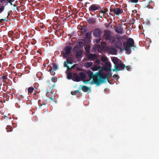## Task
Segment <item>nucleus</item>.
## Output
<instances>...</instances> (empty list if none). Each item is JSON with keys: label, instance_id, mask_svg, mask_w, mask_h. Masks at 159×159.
<instances>
[{"label": "nucleus", "instance_id": "f257e3e1", "mask_svg": "<svg viewBox=\"0 0 159 159\" xmlns=\"http://www.w3.org/2000/svg\"><path fill=\"white\" fill-rule=\"evenodd\" d=\"M108 72V73L107 75L105 74L102 75V70L101 69L98 72H96L95 74H94L92 71L89 70L87 71V74L89 76V80L86 81L85 83L88 82L92 78V84H95L97 86H99L101 84L104 82L105 81L108 80L107 76H108L109 78L111 76L112 74L111 71Z\"/></svg>", "mask_w": 159, "mask_h": 159}, {"label": "nucleus", "instance_id": "f03ea898", "mask_svg": "<svg viewBox=\"0 0 159 159\" xmlns=\"http://www.w3.org/2000/svg\"><path fill=\"white\" fill-rule=\"evenodd\" d=\"M103 38L107 41H108L111 44L113 43L116 40L115 36L111 35V32L109 30L105 31Z\"/></svg>", "mask_w": 159, "mask_h": 159}, {"label": "nucleus", "instance_id": "7ed1b4c3", "mask_svg": "<svg viewBox=\"0 0 159 159\" xmlns=\"http://www.w3.org/2000/svg\"><path fill=\"white\" fill-rule=\"evenodd\" d=\"M134 41L131 38L127 39L126 42L123 43L124 49L128 52L129 51V49L132 47H134Z\"/></svg>", "mask_w": 159, "mask_h": 159}, {"label": "nucleus", "instance_id": "20e7f679", "mask_svg": "<svg viewBox=\"0 0 159 159\" xmlns=\"http://www.w3.org/2000/svg\"><path fill=\"white\" fill-rule=\"evenodd\" d=\"M124 11H125V10L122 9V8L116 7L113 5L111 6L110 9V11L113 12L116 16L121 15L123 12Z\"/></svg>", "mask_w": 159, "mask_h": 159}, {"label": "nucleus", "instance_id": "39448f33", "mask_svg": "<svg viewBox=\"0 0 159 159\" xmlns=\"http://www.w3.org/2000/svg\"><path fill=\"white\" fill-rule=\"evenodd\" d=\"M101 7L100 5L99 4H93L91 5L89 7V11H90V14L92 16L93 15L92 13V12H95V11H98L99 10L101 9Z\"/></svg>", "mask_w": 159, "mask_h": 159}, {"label": "nucleus", "instance_id": "423d86ee", "mask_svg": "<svg viewBox=\"0 0 159 159\" xmlns=\"http://www.w3.org/2000/svg\"><path fill=\"white\" fill-rule=\"evenodd\" d=\"M72 48L70 46H67L64 49L63 52V57L66 58L70 53Z\"/></svg>", "mask_w": 159, "mask_h": 159}, {"label": "nucleus", "instance_id": "0eeeda50", "mask_svg": "<svg viewBox=\"0 0 159 159\" xmlns=\"http://www.w3.org/2000/svg\"><path fill=\"white\" fill-rule=\"evenodd\" d=\"M73 62V61L71 57L67 58H66V61L65 62V64H64V67H66L67 70H69L71 68H73L74 67L75 65L73 66L71 68H70L67 64H72Z\"/></svg>", "mask_w": 159, "mask_h": 159}, {"label": "nucleus", "instance_id": "6e6552de", "mask_svg": "<svg viewBox=\"0 0 159 159\" xmlns=\"http://www.w3.org/2000/svg\"><path fill=\"white\" fill-rule=\"evenodd\" d=\"M111 65L110 62H107L105 63L104 66H103V69L104 71L107 72L111 71Z\"/></svg>", "mask_w": 159, "mask_h": 159}, {"label": "nucleus", "instance_id": "1a4fd4ad", "mask_svg": "<svg viewBox=\"0 0 159 159\" xmlns=\"http://www.w3.org/2000/svg\"><path fill=\"white\" fill-rule=\"evenodd\" d=\"M111 60L113 62L114 64V69H113V70H115L117 69V67L116 65L119 62V59L116 57H113L111 58Z\"/></svg>", "mask_w": 159, "mask_h": 159}, {"label": "nucleus", "instance_id": "9d476101", "mask_svg": "<svg viewBox=\"0 0 159 159\" xmlns=\"http://www.w3.org/2000/svg\"><path fill=\"white\" fill-rule=\"evenodd\" d=\"M102 31L98 28L95 29L93 32V35L95 37L97 38H99L101 37Z\"/></svg>", "mask_w": 159, "mask_h": 159}, {"label": "nucleus", "instance_id": "9b49d317", "mask_svg": "<svg viewBox=\"0 0 159 159\" xmlns=\"http://www.w3.org/2000/svg\"><path fill=\"white\" fill-rule=\"evenodd\" d=\"M116 66L117 67V69L115 70H113V71H116L121 70H123L124 69L125 67V65L121 62H119L118 64L116 65Z\"/></svg>", "mask_w": 159, "mask_h": 159}, {"label": "nucleus", "instance_id": "f8f14e48", "mask_svg": "<svg viewBox=\"0 0 159 159\" xmlns=\"http://www.w3.org/2000/svg\"><path fill=\"white\" fill-rule=\"evenodd\" d=\"M72 80L74 81L78 82L80 81V78L76 73H75L73 74Z\"/></svg>", "mask_w": 159, "mask_h": 159}, {"label": "nucleus", "instance_id": "ddd939ff", "mask_svg": "<svg viewBox=\"0 0 159 159\" xmlns=\"http://www.w3.org/2000/svg\"><path fill=\"white\" fill-rule=\"evenodd\" d=\"M97 18L89 17L87 20V22L90 24H95L96 23Z\"/></svg>", "mask_w": 159, "mask_h": 159}, {"label": "nucleus", "instance_id": "4468645a", "mask_svg": "<svg viewBox=\"0 0 159 159\" xmlns=\"http://www.w3.org/2000/svg\"><path fill=\"white\" fill-rule=\"evenodd\" d=\"M88 59L93 61L96 59L97 58V56L95 54H90L88 56Z\"/></svg>", "mask_w": 159, "mask_h": 159}, {"label": "nucleus", "instance_id": "2eb2a0df", "mask_svg": "<svg viewBox=\"0 0 159 159\" xmlns=\"http://www.w3.org/2000/svg\"><path fill=\"white\" fill-rule=\"evenodd\" d=\"M108 51L110 54H116L117 52L115 48L112 47L108 48Z\"/></svg>", "mask_w": 159, "mask_h": 159}, {"label": "nucleus", "instance_id": "dca6fc26", "mask_svg": "<svg viewBox=\"0 0 159 159\" xmlns=\"http://www.w3.org/2000/svg\"><path fill=\"white\" fill-rule=\"evenodd\" d=\"M115 46L116 48H120L122 46V44L120 40H118L115 42Z\"/></svg>", "mask_w": 159, "mask_h": 159}, {"label": "nucleus", "instance_id": "f3484780", "mask_svg": "<svg viewBox=\"0 0 159 159\" xmlns=\"http://www.w3.org/2000/svg\"><path fill=\"white\" fill-rule=\"evenodd\" d=\"M116 31L120 34H122L123 32V28L120 26H117L116 27L115 29Z\"/></svg>", "mask_w": 159, "mask_h": 159}, {"label": "nucleus", "instance_id": "a211bd4d", "mask_svg": "<svg viewBox=\"0 0 159 159\" xmlns=\"http://www.w3.org/2000/svg\"><path fill=\"white\" fill-rule=\"evenodd\" d=\"M79 77L80 78V80H82L85 79L86 77V75L85 73L83 72H81L79 74Z\"/></svg>", "mask_w": 159, "mask_h": 159}, {"label": "nucleus", "instance_id": "6ab92c4d", "mask_svg": "<svg viewBox=\"0 0 159 159\" xmlns=\"http://www.w3.org/2000/svg\"><path fill=\"white\" fill-rule=\"evenodd\" d=\"M93 62H87L85 63L84 66L87 68H89L92 66L93 65Z\"/></svg>", "mask_w": 159, "mask_h": 159}, {"label": "nucleus", "instance_id": "aec40b11", "mask_svg": "<svg viewBox=\"0 0 159 159\" xmlns=\"http://www.w3.org/2000/svg\"><path fill=\"white\" fill-rule=\"evenodd\" d=\"M101 68V67L100 66L95 65L94 67H92L91 69L93 71H95L100 70Z\"/></svg>", "mask_w": 159, "mask_h": 159}, {"label": "nucleus", "instance_id": "412c9836", "mask_svg": "<svg viewBox=\"0 0 159 159\" xmlns=\"http://www.w3.org/2000/svg\"><path fill=\"white\" fill-rule=\"evenodd\" d=\"M83 53V52L81 50L77 51L75 53V56L78 57L80 56Z\"/></svg>", "mask_w": 159, "mask_h": 159}, {"label": "nucleus", "instance_id": "4be33fe9", "mask_svg": "<svg viewBox=\"0 0 159 159\" xmlns=\"http://www.w3.org/2000/svg\"><path fill=\"white\" fill-rule=\"evenodd\" d=\"M82 89L84 92H86L88 91L89 88L85 86L82 85L81 86Z\"/></svg>", "mask_w": 159, "mask_h": 159}, {"label": "nucleus", "instance_id": "5701e85b", "mask_svg": "<svg viewBox=\"0 0 159 159\" xmlns=\"http://www.w3.org/2000/svg\"><path fill=\"white\" fill-rule=\"evenodd\" d=\"M52 66L53 69V71H56L58 69V65L55 63L52 64Z\"/></svg>", "mask_w": 159, "mask_h": 159}, {"label": "nucleus", "instance_id": "b1692460", "mask_svg": "<svg viewBox=\"0 0 159 159\" xmlns=\"http://www.w3.org/2000/svg\"><path fill=\"white\" fill-rule=\"evenodd\" d=\"M55 93V91H53L52 92H51L50 93H49V92L48 90H47L46 93V96L47 97H49V96H51L52 95L53 93Z\"/></svg>", "mask_w": 159, "mask_h": 159}, {"label": "nucleus", "instance_id": "393cba45", "mask_svg": "<svg viewBox=\"0 0 159 159\" xmlns=\"http://www.w3.org/2000/svg\"><path fill=\"white\" fill-rule=\"evenodd\" d=\"M7 132H11L12 131V127L11 126H7L6 128Z\"/></svg>", "mask_w": 159, "mask_h": 159}, {"label": "nucleus", "instance_id": "a878e982", "mask_svg": "<svg viewBox=\"0 0 159 159\" xmlns=\"http://www.w3.org/2000/svg\"><path fill=\"white\" fill-rule=\"evenodd\" d=\"M34 89V88L32 86L30 87L28 89V93H31L33 92Z\"/></svg>", "mask_w": 159, "mask_h": 159}, {"label": "nucleus", "instance_id": "bb28decb", "mask_svg": "<svg viewBox=\"0 0 159 159\" xmlns=\"http://www.w3.org/2000/svg\"><path fill=\"white\" fill-rule=\"evenodd\" d=\"M67 77L68 79L70 80L72 78V74L71 72H69L67 75Z\"/></svg>", "mask_w": 159, "mask_h": 159}, {"label": "nucleus", "instance_id": "cd10ccee", "mask_svg": "<svg viewBox=\"0 0 159 159\" xmlns=\"http://www.w3.org/2000/svg\"><path fill=\"white\" fill-rule=\"evenodd\" d=\"M107 58L106 57L102 56L101 58V60L102 61L105 62L107 60Z\"/></svg>", "mask_w": 159, "mask_h": 159}, {"label": "nucleus", "instance_id": "c85d7f7f", "mask_svg": "<svg viewBox=\"0 0 159 159\" xmlns=\"http://www.w3.org/2000/svg\"><path fill=\"white\" fill-rule=\"evenodd\" d=\"M91 33L89 32L86 33V37L87 38H89L91 36Z\"/></svg>", "mask_w": 159, "mask_h": 159}, {"label": "nucleus", "instance_id": "c756f323", "mask_svg": "<svg viewBox=\"0 0 159 159\" xmlns=\"http://www.w3.org/2000/svg\"><path fill=\"white\" fill-rule=\"evenodd\" d=\"M97 17H99L100 18H102V19H100V20H102V17H104V15L103 14H101V13H99L97 15Z\"/></svg>", "mask_w": 159, "mask_h": 159}, {"label": "nucleus", "instance_id": "7c9ffc66", "mask_svg": "<svg viewBox=\"0 0 159 159\" xmlns=\"http://www.w3.org/2000/svg\"><path fill=\"white\" fill-rule=\"evenodd\" d=\"M52 66H48L47 68L48 71H50L51 72H53V71H52Z\"/></svg>", "mask_w": 159, "mask_h": 159}, {"label": "nucleus", "instance_id": "2f4dec72", "mask_svg": "<svg viewBox=\"0 0 159 159\" xmlns=\"http://www.w3.org/2000/svg\"><path fill=\"white\" fill-rule=\"evenodd\" d=\"M101 44L102 46L104 47H105L107 46V44L105 42L103 41H102L101 42Z\"/></svg>", "mask_w": 159, "mask_h": 159}, {"label": "nucleus", "instance_id": "473e14b6", "mask_svg": "<svg viewBox=\"0 0 159 159\" xmlns=\"http://www.w3.org/2000/svg\"><path fill=\"white\" fill-rule=\"evenodd\" d=\"M2 79L3 80H6L7 79V75L5 74H4L2 77Z\"/></svg>", "mask_w": 159, "mask_h": 159}, {"label": "nucleus", "instance_id": "72a5a7b5", "mask_svg": "<svg viewBox=\"0 0 159 159\" xmlns=\"http://www.w3.org/2000/svg\"><path fill=\"white\" fill-rule=\"evenodd\" d=\"M13 33L12 32L10 31L8 33V36L9 37H11L12 34H13Z\"/></svg>", "mask_w": 159, "mask_h": 159}, {"label": "nucleus", "instance_id": "f704fd0d", "mask_svg": "<svg viewBox=\"0 0 159 159\" xmlns=\"http://www.w3.org/2000/svg\"><path fill=\"white\" fill-rule=\"evenodd\" d=\"M98 12L100 13H101L102 14L104 15V14H105L106 13L103 10H102V9L101 8V9H100L98 11Z\"/></svg>", "mask_w": 159, "mask_h": 159}, {"label": "nucleus", "instance_id": "c9c22d12", "mask_svg": "<svg viewBox=\"0 0 159 159\" xmlns=\"http://www.w3.org/2000/svg\"><path fill=\"white\" fill-rule=\"evenodd\" d=\"M15 49L16 50V51H19L20 50V47H19V46H18V45H16L15 46Z\"/></svg>", "mask_w": 159, "mask_h": 159}, {"label": "nucleus", "instance_id": "e433bc0d", "mask_svg": "<svg viewBox=\"0 0 159 159\" xmlns=\"http://www.w3.org/2000/svg\"><path fill=\"white\" fill-rule=\"evenodd\" d=\"M129 1H130L132 2L136 3L138 2V0H129Z\"/></svg>", "mask_w": 159, "mask_h": 159}, {"label": "nucleus", "instance_id": "4c0bfd02", "mask_svg": "<svg viewBox=\"0 0 159 159\" xmlns=\"http://www.w3.org/2000/svg\"><path fill=\"white\" fill-rule=\"evenodd\" d=\"M85 50L87 52H89V47H88V46H86L85 48Z\"/></svg>", "mask_w": 159, "mask_h": 159}, {"label": "nucleus", "instance_id": "58836bf2", "mask_svg": "<svg viewBox=\"0 0 159 159\" xmlns=\"http://www.w3.org/2000/svg\"><path fill=\"white\" fill-rule=\"evenodd\" d=\"M95 62L98 64H99L100 63V61L99 59H97L95 61Z\"/></svg>", "mask_w": 159, "mask_h": 159}, {"label": "nucleus", "instance_id": "ea45409f", "mask_svg": "<svg viewBox=\"0 0 159 159\" xmlns=\"http://www.w3.org/2000/svg\"><path fill=\"white\" fill-rule=\"evenodd\" d=\"M56 80V79L55 77H53L52 78V81H50L51 82H55V80Z\"/></svg>", "mask_w": 159, "mask_h": 159}, {"label": "nucleus", "instance_id": "a19ab883", "mask_svg": "<svg viewBox=\"0 0 159 159\" xmlns=\"http://www.w3.org/2000/svg\"><path fill=\"white\" fill-rule=\"evenodd\" d=\"M39 106L40 107V105L41 106H42V105H45L46 104L44 103H42V104L40 103V100H39Z\"/></svg>", "mask_w": 159, "mask_h": 159}, {"label": "nucleus", "instance_id": "79ce46f5", "mask_svg": "<svg viewBox=\"0 0 159 159\" xmlns=\"http://www.w3.org/2000/svg\"><path fill=\"white\" fill-rule=\"evenodd\" d=\"M15 0H7V1L11 4V5H12V2L14 1Z\"/></svg>", "mask_w": 159, "mask_h": 159}, {"label": "nucleus", "instance_id": "37998d69", "mask_svg": "<svg viewBox=\"0 0 159 159\" xmlns=\"http://www.w3.org/2000/svg\"><path fill=\"white\" fill-rule=\"evenodd\" d=\"M4 8L3 7H2L0 8V13H1L4 10Z\"/></svg>", "mask_w": 159, "mask_h": 159}, {"label": "nucleus", "instance_id": "c03bdc74", "mask_svg": "<svg viewBox=\"0 0 159 159\" xmlns=\"http://www.w3.org/2000/svg\"><path fill=\"white\" fill-rule=\"evenodd\" d=\"M152 2V1H150L149 2H148V4L147 6H146L145 7V8H146V7H148V8H151V7H149V6H150V5H149V4H150V3H149V2Z\"/></svg>", "mask_w": 159, "mask_h": 159}, {"label": "nucleus", "instance_id": "a18cd8bd", "mask_svg": "<svg viewBox=\"0 0 159 159\" xmlns=\"http://www.w3.org/2000/svg\"><path fill=\"white\" fill-rule=\"evenodd\" d=\"M55 95H54L53 96V97L52 96L51 97H49V98L51 100H53L54 99H55Z\"/></svg>", "mask_w": 159, "mask_h": 159}, {"label": "nucleus", "instance_id": "49530a36", "mask_svg": "<svg viewBox=\"0 0 159 159\" xmlns=\"http://www.w3.org/2000/svg\"><path fill=\"white\" fill-rule=\"evenodd\" d=\"M101 40V39H96V42L97 43H99L100 42V41Z\"/></svg>", "mask_w": 159, "mask_h": 159}, {"label": "nucleus", "instance_id": "de8ad7c7", "mask_svg": "<svg viewBox=\"0 0 159 159\" xmlns=\"http://www.w3.org/2000/svg\"><path fill=\"white\" fill-rule=\"evenodd\" d=\"M71 93L72 95H75L76 94L75 91L74 92H71Z\"/></svg>", "mask_w": 159, "mask_h": 159}, {"label": "nucleus", "instance_id": "09e8293b", "mask_svg": "<svg viewBox=\"0 0 159 159\" xmlns=\"http://www.w3.org/2000/svg\"><path fill=\"white\" fill-rule=\"evenodd\" d=\"M103 11H104L105 13H106V12L108 11V9L106 8H104V10Z\"/></svg>", "mask_w": 159, "mask_h": 159}, {"label": "nucleus", "instance_id": "8fccbe9b", "mask_svg": "<svg viewBox=\"0 0 159 159\" xmlns=\"http://www.w3.org/2000/svg\"><path fill=\"white\" fill-rule=\"evenodd\" d=\"M125 67H126V69L128 70L129 71L131 69V68L130 67H129L128 66H125Z\"/></svg>", "mask_w": 159, "mask_h": 159}, {"label": "nucleus", "instance_id": "3c124183", "mask_svg": "<svg viewBox=\"0 0 159 159\" xmlns=\"http://www.w3.org/2000/svg\"><path fill=\"white\" fill-rule=\"evenodd\" d=\"M83 44V43L82 42L80 41L79 42V44L80 46H81Z\"/></svg>", "mask_w": 159, "mask_h": 159}, {"label": "nucleus", "instance_id": "603ef678", "mask_svg": "<svg viewBox=\"0 0 159 159\" xmlns=\"http://www.w3.org/2000/svg\"><path fill=\"white\" fill-rule=\"evenodd\" d=\"M81 30L83 31L84 32V33H85L86 31V30L85 29H84L82 28V29Z\"/></svg>", "mask_w": 159, "mask_h": 159}, {"label": "nucleus", "instance_id": "864d4df0", "mask_svg": "<svg viewBox=\"0 0 159 159\" xmlns=\"http://www.w3.org/2000/svg\"><path fill=\"white\" fill-rule=\"evenodd\" d=\"M114 76L115 77V78H118V75H114Z\"/></svg>", "mask_w": 159, "mask_h": 159}, {"label": "nucleus", "instance_id": "5fc2aeb1", "mask_svg": "<svg viewBox=\"0 0 159 159\" xmlns=\"http://www.w3.org/2000/svg\"><path fill=\"white\" fill-rule=\"evenodd\" d=\"M4 118L6 117H7V119H11V118L10 117H9V116H4Z\"/></svg>", "mask_w": 159, "mask_h": 159}, {"label": "nucleus", "instance_id": "6e6d98bb", "mask_svg": "<svg viewBox=\"0 0 159 159\" xmlns=\"http://www.w3.org/2000/svg\"><path fill=\"white\" fill-rule=\"evenodd\" d=\"M25 71L27 73H28L29 72V70H25Z\"/></svg>", "mask_w": 159, "mask_h": 159}, {"label": "nucleus", "instance_id": "4d7b16f0", "mask_svg": "<svg viewBox=\"0 0 159 159\" xmlns=\"http://www.w3.org/2000/svg\"><path fill=\"white\" fill-rule=\"evenodd\" d=\"M75 92H76V93L77 94V93H78L79 92V90H76L75 91Z\"/></svg>", "mask_w": 159, "mask_h": 159}, {"label": "nucleus", "instance_id": "13d9d810", "mask_svg": "<svg viewBox=\"0 0 159 159\" xmlns=\"http://www.w3.org/2000/svg\"><path fill=\"white\" fill-rule=\"evenodd\" d=\"M6 81V80H3V83H7V82Z\"/></svg>", "mask_w": 159, "mask_h": 159}, {"label": "nucleus", "instance_id": "bf43d9fd", "mask_svg": "<svg viewBox=\"0 0 159 159\" xmlns=\"http://www.w3.org/2000/svg\"><path fill=\"white\" fill-rule=\"evenodd\" d=\"M107 16L108 17V15H107V16H106L105 15H104V17H103L104 18H107Z\"/></svg>", "mask_w": 159, "mask_h": 159}, {"label": "nucleus", "instance_id": "052dcab7", "mask_svg": "<svg viewBox=\"0 0 159 159\" xmlns=\"http://www.w3.org/2000/svg\"><path fill=\"white\" fill-rule=\"evenodd\" d=\"M80 94H78V97H80Z\"/></svg>", "mask_w": 159, "mask_h": 159}, {"label": "nucleus", "instance_id": "680f3d73", "mask_svg": "<svg viewBox=\"0 0 159 159\" xmlns=\"http://www.w3.org/2000/svg\"><path fill=\"white\" fill-rule=\"evenodd\" d=\"M2 1V2H4L6 1V0H1Z\"/></svg>", "mask_w": 159, "mask_h": 159}, {"label": "nucleus", "instance_id": "e2e57ef3", "mask_svg": "<svg viewBox=\"0 0 159 159\" xmlns=\"http://www.w3.org/2000/svg\"><path fill=\"white\" fill-rule=\"evenodd\" d=\"M11 40H12V41H14V38H12V39H11Z\"/></svg>", "mask_w": 159, "mask_h": 159}, {"label": "nucleus", "instance_id": "0e129e2a", "mask_svg": "<svg viewBox=\"0 0 159 159\" xmlns=\"http://www.w3.org/2000/svg\"><path fill=\"white\" fill-rule=\"evenodd\" d=\"M109 14H110V15H111L113 16V15H112V14L111 13H109Z\"/></svg>", "mask_w": 159, "mask_h": 159}, {"label": "nucleus", "instance_id": "69168bd1", "mask_svg": "<svg viewBox=\"0 0 159 159\" xmlns=\"http://www.w3.org/2000/svg\"><path fill=\"white\" fill-rule=\"evenodd\" d=\"M20 45L21 46L22 44L21 43H20Z\"/></svg>", "mask_w": 159, "mask_h": 159}, {"label": "nucleus", "instance_id": "338daca9", "mask_svg": "<svg viewBox=\"0 0 159 159\" xmlns=\"http://www.w3.org/2000/svg\"><path fill=\"white\" fill-rule=\"evenodd\" d=\"M53 102H55V103H56V101H55L54 100V101H53Z\"/></svg>", "mask_w": 159, "mask_h": 159}, {"label": "nucleus", "instance_id": "774afa93", "mask_svg": "<svg viewBox=\"0 0 159 159\" xmlns=\"http://www.w3.org/2000/svg\"><path fill=\"white\" fill-rule=\"evenodd\" d=\"M9 13H10V12H9V11L8 12V15H9Z\"/></svg>", "mask_w": 159, "mask_h": 159}]
</instances>
